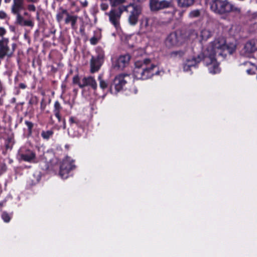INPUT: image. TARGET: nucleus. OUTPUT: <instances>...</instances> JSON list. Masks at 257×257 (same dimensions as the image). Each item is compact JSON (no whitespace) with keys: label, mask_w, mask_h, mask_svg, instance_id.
Instances as JSON below:
<instances>
[{"label":"nucleus","mask_w":257,"mask_h":257,"mask_svg":"<svg viewBox=\"0 0 257 257\" xmlns=\"http://www.w3.org/2000/svg\"><path fill=\"white\" fill-rule=\"evenodd\" d=\"M40 180V177L39 176V175H37V177L36 178V179L35 180H32L33 182H32V184H35L37 183H38Z\"/></svg>","instance_id":"37998d69"},{"label":"nucleus","mask_w":257,"mask_h":257,"mask_svg":"<svg viewBox=\"0 0 257 257\" xmlns=\"http://www.w3.org/2000/svg\"><path fill=\"white\" fill-rule=\"evenodd\" d=\"M18 155L21 160L26 162H31L35 158V154L29 150L24 151L23 149H21L18 152Z\"/></svg>","instance_id":"f8f14e48"},{"label":"nucleus","mask_w":257,"mask_h":257,"mask_svg":"<svg viewBox=\"0 0 257 257\" xmlns=\"http://www.w3.org/2000/svg\"><path fill=\"white\" fill-rule=\"evenodd\" d=\"M156 67L157 65L153 64L150 59L137 60L135 63L133 74L137 79H147L155 74L154 69ZM158 73V71H157L155 74Z\"/></svg>","instance_id":"7ed1b4c3"},{"label":"nucleus","mask_w":257,"mask_h":257,"mask_svg":"<svg viewBox=\"0 0 257 257\" xmlns=\"http://www.w3.org/2000/svg\"><path fill=\"white\" fill-rule=\"evenodd\" d=\"M86 86H91L94 90H96L97 87L95 80L91 76L83 78L81 80V82L79 83V86L80 88H83Z\"/></svg>","instance_id":"2eb2a0df"},{"label":"nucleus","mask_w":257,"mask_h":257,"mask_svg":"<svg viewBox=\"0 0 257 257\" xmlns=\"http://www.w3.org/2000/svg\"><path fill=\"white\" fill-rule=\"evenodd\" d=\"M69 122H70L71 124H72V123L78 124L77 120L76 119V118H75L74 117H70V118H69Z\"/></svg>","instance_id":"c9c22d12"},{"label":"nucleus","mask_w":257,"mask_h":257,"mask_svg":"<svg viewBox=\"0 0 257 257\" xmlns=\"http://www.w3.org/2000/svg\"><path fill=\"white\" fill-rule=\"evenodd\" d=\"M63 122H64V126H63V127H64V128H65V127H66V124H65V120H64Z\"/></svg>","instance_id":"8fccbe9b"},{"label":"nucleus","mask_w":257,"mask_h":257,"mask_svg":"<svg viewBox=\"0 0 257 257\" xmlns=\"http://www.w3.org/2000/svg\"><path fill=\"white\" fill-rule=\"evenodd\" d=\"M28 9L30 11L35 12L36 10V8L34 5H29L28 6Z\"/></svg>","instance_id":"ea45409f"},{"label":"nucleus","mask_w":257,"mask_h":257,"mask_svg":"<svg viewBox=\"0 0 257 257\" xmlns=\"http://www.w3.org/2000/svg\"><path fill=\"white\" fill-rule=\"evenodd\" d=\"M184 36L186 37V41L188 39H193L197 37V33L193 29H189L186 32H183Z\"/></svg>","instance_id":"aec40b11"},{"label":"nucleus","mask_w":257,"mask_h":257,"mask_svg":"<svg viewBox=\"0 0 257 257\" xmlns=\"http://www.w3.org/2000/svg\"><path fill=\"white\" fill-rule=\"evenodd\" d=\"M194 0H178V6L180 7H189L192 6Z\"/></svg>","instance_id":"412c9836"},{"label":"nucleus","mask_w":257,"mask_h":257,"mask_svg":"<svg viewBox=\"0 0 257 257\" xmlns=\"http://www.w3.org/2000/svg\"><path fill=\"white\" fill-rule=\"evenodd\" d=\"M28 2L36 3L38 0H27ZM24 9V0H13V5L11 8V11L13 14H18Z\"/></svg>","instance_id":"9d476101"},{"label":"nucleus","mask_w":257,"mask_h":257,"mask_svg":"<svg viewBox=\"0 0 257 257\" xmlns=\"http://www.w3.org/2000/svg\"><path fill=\"white\" fill-rule=\"evenodd\" d=\"M6 33V29L3 27H0V37H3Z\"/></svg>","instance_id":"58836bf2"},{"label":"nucleus","mask_w":257,"mask_h":257,"mask_svg":"<svg viewBox=\"0 0 257 257\" xmlns=\"http://www.w3.org/2000/svg\"><path fill=\"white\" fill-rule=\"evenodd\" d=\"M186 41V37L184 36L183 31H177L171 33L166 38V45L167 47L171 48L173 47L179 46L183 44Z\"/></svg>","instance_id":"423d86ee"},{"label":"nucleus","mask_w":257,"mask_h":257,"mask_svg":"<svg viewBox=\"0 0 257 257\" xmlns=\"http://www.w3.org/2000/svg\"><path fill=\"white\" fill-rule=\"evenodd\" d=\"M4 89V87L3 85V83L2 82L1 80H0V93H1Z\"/></svg>","instance_id":"c03bdc74"},{"label":"nucleus","mask_w":257,"mask_h":257,"mask_svg":"<svg viewBox=\"0 0 257 257\" xmlns=\"http://www.w3.org/2000/svg\"><path fill=\"white\" fill-rule=\"evenodd\" d=\"M20 87L22 88V89H25L26 87V86L25 84L24 83H21L20 84Z\"/></svg>","instance_id":"49530a36"},{"label":"nucleus","mask_w":257,"mask_h":257,"mask_svg":"<svg viewBox=\"0 0 257 257\" xmlns=\"http://www.w3.org/2000/svg\"><path fill=\"white\" fill-rule=\"evenodd\" d=\"M257 50V41L251 40L247 42L243 49L241 51V53L244 56L249 57V55Z\"/></svg>","instance_id":"1a4fd4ad"},{"label":"nucleus","mask_w":257,"mask_h":257,"mask_svg":"<svg viewBox=\"0 0 257 257\" xmlns=\"http://www.w3.org/2000/svg\"><path fill=\"white\" fill-rule=\"evenodd\" d=\"M247 64H248V66L251 65V64L250 62H248L246 63ZM257 70V66L255 65H252L251 67L246 70V72L248 74H253L255 73V70Z\"/></svg>","instance_id":"c85d7f7f"},{"label":"nucleus","mask_w":257,"mask_h":257,"mask_svg":"<svg viewBox=\"0 0 257 257\" xmlns=\"http://www.w3.org/2000/svg\"><path fill=\"white\" fill-rule=\"evenodd\" d=\"M210 9L216 14H223L230 12L239 13L238 7L229 3L226 0H214L210 4Z\"/></svg>","instance_id":"20e7f679"},{"label":"nucleus","mask_w":257,"mask_h":257,"mask_svg":"<svg viewBox=\"0 0 257 257\" xmlns=\"http://www.w3.org/2000/svg\"><path fill=\"white\" fill-rule=\"evenodd\" d=\"M202 60H203V57L200 54L198 55L197 57H194L191 59L187 60L183 66L184 71H188L191 69V67L195 66Z\"/></svg>","instance_id":"4468645a"},{"label":"nucleus","mask_w":257,"mask_h":257,"mask_svg":"<svg viewBox=\"0 0 257 257\" xmlns=\"http://www.w3.org/2000/svg\"><path fill=\"white\" fill-rule=\"evenodd\" d=\"M7 17V14L4 11H0V19H4Z\"/></svg>","instance_id":"79ce46f5"},{"label":"nucleus","mask_w":257,"mask_h":257,"mask_svg":"<svg viewBox=\"0 0 257 257\" xmlns=\"http://www.w3.org/2000/svg\"><path fill=\"white\" fill-rule=\"evenodd\" d=\"M185 54V52L182 50L174 51L170 53V56L171 58H180Z\"/></svg>","instance_id":"4be33fe9"},{"label":"nucleus","mask_w":257,"mask_h":257,"mask_svg":"<svg viewBox=\"0 0 257 257\" xmlns=\"http://www.w3.org/2000/svg\"><path fill=\"white\" fill-rule=\"evenodd\" d=\"M74 160L66 157L63 161L60 168L59 175L62 179L68 177L70 171L74 169Z\"/></svg>","instance_id":"0eeeda50"},{"label":"nucleus","mask_w":257,"mask_h":257,"mask_svg":"<svg viewBox=\"0 0 257 257\" xmlns=\"http://www.w3.org/2000/svg\"><path fill=\"white\" fill-rule=\"evenodd\" d=\"M108 8V4L107 3H102L101 5H100V8L103 11H105Z\"/></svg>","instance_id":"72a5a7b5"},{"label":"nucleus","mask_w":257,"mask_h":257,"mask_svg":"<svg viewBox=\"0 0 257 257\" xmlns=\"http://www.w3.org/2000/svg\"><path fill=\"white\" fill-rule=\"evenodd\" d=\"M2 217L3 220L6 222H9L11 220L10 215L6 212H4L2 213Z\"/></svg>","instance_id":"c756f323"},{"label":"nucleus","mask_w":257,"mask_h":257,"mask_svg":"<svg viewBox=\"0 0 257 257\" xmlns=\"http://www.w3.org/2000/svg\"><path fill=\"white\" fill-rule=\"evenodd\" d=\"M81 82L80 81L78 76H75L73 78V83L75 84H77L79 85V83Z\"/></svg>","instance_id":"a19ab883"},{"label":"nucleus","mask_w":257,"mask_h":257,"mask_svg":"<svg viewBox=\"0 0 257 257\" xmlns=\"http://www.w3.org/2000/svg\"><path fill=\"white\" fill-rule=\"evenodd\" d=\"M11 0H5V3H8L11 2Z\"/></svg>","instance_id":"09e8293b"},{"label":"nucleus","mask_w":257,"mask_h":257,"mask_svg":"<svg viewBox=\"0 0 257 257\" xmlns=\"http://www.w3.org/2000/svg\"><path fill=\"white\" fill-rule=\"evenodd\" d=\"M68 134H69V135L70 136L73 137H78L79 136L78 133L72 132V131H71V130L70 131V130L68 131Z\"/></svg>","instance_id":"e433bc0d"},{"label":"nucleus","mask_w":257,"mask_h":257,"mask_svg":"<svg viewBox=\"0 0 257 257\" xmlns=\"http://www.w3.org/2000/svg\"><path fill=\"white\" fill-rule=\"evenodd\" d=\"M150 6L151 11H157L169 8L171 6V3L165 0H150Z\"/></svg>","instance_id":"6e6552de"},{"label":"nucleus","mask_w":257,"mask_h":257,"mask_svg":"<svg viewBox=\"0 0 257 257\" xmlns=\"http://www.w3.org/2000/svg\"><path fill=\"white\" fill-rule=\"evenodd\" d=\"M154 18H145L142 22V29L145 28L144 32L146 33L151 30V27L152 25V22Z\"/></svg>","instance_id":"a211bd4d"},{"label":"nucleus","mask_w":257,"mask_h":257,"mask_svg":"<svg viewBox=\"0 0 257 257\" xmlns=\"http://www.w3.org/2000/svg\"><path fill=\"white\" fill-rule=\"evenodd\" d=\"M100 39V36L99 33H98L97 34H95L93 37H92L90 39V42L92 45H96L98 41Z\"/></svg>","instance_id":"a878e982"},{"label":"nucleus","mask_w":257,"mask_h":257,"mask_svg":"<svg viewBox=\"0 0 257 257\" xmlns=\"http://www.w3.org/2000/svg\"><path fill=\"white\" fill-rule=\"evenodd\" d=\"M4 167V169L5 170V169H6V166H4V167Z\"/></svg>","instance_id":"603ef678"},{"label":"nucleus","mask_w":257,"mask_h":257,"mask_svg":"<svg viewBox=\"0 0 257 257\" xmlns=\"http://www.w3.org/2000/svg\"><path fill=\"white\" fill-rule=\"evenodd\" d=\"M3 104V99L0 97V105Z\"/></svg>","instance_id":"de8ad7c7"},{"label":"nucleus","mask_w":257,"mask_h":257,"mask_svg":"<svg viewBox=\"0 0 257 257\" xmlns=\"http://www.w3.org/2000/svg\"><path fill=\"white\" fill-rule=\"evenodd\" d=\"M124 76L123 75L116 76L113 84L111 86L110 90H111L112 86H114L117 92L120 91L126 83V81L124 79Z\"/></svg>","instance_id":"dca6fc26"},{"label":"nucleus","mask_w":257,"mask_h":257,"mask_svg":"<svg viewBox=\"0 0 257 257\" xmlns=\"http://www.w3.org/2000/svg\"><path fill=\"white\" fill-rule=\"evenodd\" d=\"M78 17L77 16L70 15L67 14V17L65 20V24H68L71 23V27L73 29H76V22L77 21Z\"/></svg>","instance_id":"6ab92c4d"},{"label":"nucleus","mask_w":257,"mask_h":257,"mask_svg":"<svg viewBox=\"0 0 257 257\" xmlns=\"http://www.w3.org/2000/svg\"><path fill=\"white\" fill-rule=\"evenodd\" d=\"M24 25L30 27H33V23L31 21H24Z\"/></svg>","instance_id":"f704fd0d"},{"label":"nucleus","mask_w":257,"mask_h":257,"mask_svg":"<svg viewBox=\"0 0 257 257\" xmlns=\"http://www.w3.org/2000/svg\"><path fill=\"white\" fill-rule=\"evenodd\" d=\"M67 14H68V13L66 10H61V11L60 12H59L56 15V19L57 21L58 22H61L63 19L64 15H66L67 16Z\"/></svg>","instance_id":"393cba45"},{"label":"nucleus","mask_w":257,"mask_h":257,"mask_svg":"<svg viewBox=\"0 0 257 257\" xmlns=\"http://www.w3.org/2000/svg\"><path fill=\"white\" fill-rule=\"evenodd\" d=\"M14 14L17 16V23H19V24H22V22L23 21V18L21 16L20 13H19L18 14Z\"/></svg>","instance_id":"2f4dec72"},{"label":"nucleus","mask_w":257,"mask_h":257,"mask_svg":"<svg viewBox=\"0 0 257 257\" xmlns=\"http://www.w3.org/2000/svg\"><path fill=\"white\" fill-rule=\"evenodd\" d=\"M145 53V50L143 49H139L134 51L133 55L135 57H138L142 56Z\"/></svg>","instance_id":"bb28decb"},{"label":"nucleus","mask_w":257,"mask_h":257,"mask_svg":"<svg viewBox=\"0 0 257 257\" xmlns=\"http://www.w3.org/2000/svg\"><path fill=\"white\" fill-rule=\"evenodd\" d=\"M131 56L128 54L120 56L116 63L114 65V67L118 69L122 70L129 63Z\"/></svg>","instance_id":"9b49d317"},{"label":"nucleus","mask_w":257,"mask_h":257,"mask_svg":"<svg viewBox=\"0 0 257 257\" xmlns=\"http://www.w3.org/2000/svg\"><path fill=\"white\" fill-rule=\"evenodd\" d=\"M16 44L11 43L9 39L3 37L0 39V59L11 57L15 51Z\"/></svg>","instance_id":"39448f33"},{"label":"nucleus","mask_w":257,"mask_h":257,"mask_svg":"<svg viewBox=\"0 0 257 257\" xmlns=\"http://www.w3.org/2000/svg\"><path fill=\"white\" fill-rule=\"evenodd\" d=\"M53 135V132L51 131H48L46 132H42L41 134L42 137L46 140L49 139Z\"/></svg>","instance_id":"cd10ccee"},{"label":"nucleus","mask_w":257,"mask_h":257,"mask_svg":"<svg viewBox=\"0 0 257 257\" xmlns=\"http://www.w3.org/2000/svg\"><path fill=\"white\" fill-rule=\"evenodd\" d=\"M98 80L99 82V86L102 89L104 90L108 87V83L102 79V75L100 74L98 76Z\"/></svg>","instance_id":"5701e85b"},{"label":"nucleus","mask_w":257,"mask_h":257,"mask_svg":"<svg viewBox=\"0 0 257 257\" xmlns=\"http://www.w3.org/2000/svg\"><path fill=\"white\" fill-rule=\"evenodd\" d=\"M103 56L99 55L97 57H92L90 61V71L94 73L97 71L102 63Z\"/></svg>","instance_id":"ddd939ff"},{"label":"nucleus","mask_w":257,"mask_h":257,"mask_svg":"<svg viewBox=\"0 0 257 257\" xmlns=\"http://www.w3.org/2000/svg\"><path fill=\"white\" fill-rule=\"evenodd\" d=\"M234 50V46L231 48L226 45V41L223 37H219L210 42L202 54L203 61L208 66L210 73L216 74L220 72L218 64L216 61V56H226L227 53L231 54Z\"/></svg>","instance_id":"f257e3e1"},{"label":"nucleus","mask_w":257,"mask_h":257,"mask_svg":"<svg viewBox=\"0 0 257 257\" xmlns=\"http://www.w3.org/2000/svg\"><path fill=\"white\" fill-rule=\"evenodd\" d=\"M25 123L28 128L29 133L31 134L32 133V130L34 125L33 123L31 121L27 120L25 121Z\"/></svg>","instance_id":"7c9ffc66"},{"label":"nucleus","mask_w":257,"mask_h":257,"mask_svg":"<svg viewBox=\"0 0 257 257\" xmlns=\"http://www.w3.org/2000/svg\"><path fill=\"white\" fill-rule=\"evenodd\" d=\"M0 205H2V204L1 203H0Z\"/></svg>","instance_id":"864d4df0"},{"label":"nucleus","mask_w":257,"mask_h":257,"mask_svg":"<svg viewBox=\"0 0 257 257\" xmlns=\"http://www.w3.org/2000/svg\"><path fill=\"white\" fill-rule=\"evenodd\" d=\"M54 113H55V115L56 116V117L57 118L60 115V111H58V110H54Z\"/></svg>","instance_id":"a18cd8bd"},{"label":"nucleus","mask_w":257,"mask_h":257,"mask_svg":"<svg viewBox=\"0 0 257 257\" xmlns=\"http://www.w3.org/2000/svg\"><path fill=\"white\" fill-rule=\"evenodd\" d=\"M214 31L210 28H203L200 31V37L201 40L206 41L212 36Z\"/></svg>","instance_id":"f3484780"},{"label":"nucleus","mask_w":257,"mask_h":257,"mask_svg":"<svg viewBox=\"0 0 257 257\" xmlns=\"http://www.w3.org/2000/svg\"><path fill=\"white\" fill-rule=\"evenodd\" d=\"M79 2L80 3V4H81V5L83 7H87V6H88V2L87 1V0H80Z\"/></svg>","instance_id":"4c0bfd02"},{"label":"nucleus","mask_w":257,"mask_h":257,"mask_svg":"<svg viewBox=\"0 0 257 257\" xmlns=\"http://www.w3.org/2000/svg\"><path fill=\"white\" fill-rule=\"evenodd\" d=\"M201 15V11L199 10H194L193 11H191L189 15L188 16L191 19L193 18H196L200 17Z\"/></svg>","instance_id":"b1692460"},{"label":"nucleus","mask_w":257,"mask_h":257,"mask_svg":"<svg viewBox=\"0 0 257 257\" xmlns=\"http://www.w3.org/2000/svg\"><path fill=\"white\" fill-rule=\"evenodd\" d=\"M57 118H58V119L59 121H61V116H60V115L58 117H57Z\"/></svg>","instance_id":"3c124183"},{"label":"nucleus","mask_w":257,"mask_h":257,"mask_svg":"<svg viewBox=\"0 0 257 257\" xmlns=\"http://www.w3.org/2000/svg\"><path fill=\"white\" fill-rule=\"evenodd\" d=\"M61 106L58 101H56L54 104V110L60 111Z\"/></svg>","instance_id":"473e14b6"},{"label":"nucleus","mask_w":257,"mask_h":257,"mask_svg":"<svg viewBox=\"0 0 257 257\" xmlns=\"http://www.w3.org/2000/svg\"><path fill=\"white\" fill-rule=\"evenodd\" d=\"M124 4L120 5L118 8L110 11L108 14L110 22L115 28L119 27V20L123 12L129 14L128 22L132 25H135L138 23L139 17L141 14L142 8L140 6L131 3L126 6Z\"/></svg>","instance_id":"f03ea898"}]
</instances>
